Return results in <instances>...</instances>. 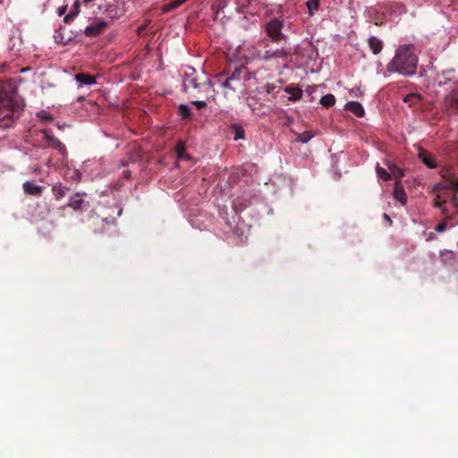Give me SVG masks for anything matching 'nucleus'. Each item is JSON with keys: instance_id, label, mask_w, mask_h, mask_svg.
<instances>
[{"instance_id": "obj_6", "label": "nucleus", "mask_w": 458, "mask_h": 458, "mask_svg": "<svg viewBox=\"0 0 458 458\" xmlns=\"http://www.w3.org/2000/svg\"><path fill=\"white\" fill-rule=\"evenodd\" d=\"M43 137L46 140H47L48 145L55 148L59 153L64 154L66 151L65 146L57 139L55 138L50 130H42Z\"/></svg>"}, {"instance_id": "obj_37", "label": "nucleus", "mask_w": 458, "mask_h": 458, "mask_svg": "<svg viewBox=\"0 0 458 458\" xmlns=\"http://www.w3.org/2000/svg\"><path fill=\"white\" fill-rule=\"evenodd\" d=\"M232 80H230L229 78H227L223 83V87L225 88H228V89H235L233 86H232Z\"/></svg>"}, {"instance_id": "obj_27", "label": "nucleus", "mask_w": 458, "mask_h": 458, "mask_svg": "<svg viewBox=\"0 0 458 458\" xmlns=\"http://www.w3.org/2000/svg\"><path fill=\"white\" fill-rule=\"evenodd\" d=\"M438 188L440 190H447V191L455 190V191H458V178L456 180L450 181L449 183L445 184V185L444 184H437V190Z\"/></svg>"}, {"instance_id": "obj_31", "label": "nucleus", "mask_w": 458, "mask_h": 458, "mask_svg": "<svg viewBox=\"0 0 458 458\" xmlns=\"http://www.w3.org/2000/svg\"><path fill=\"white\" fill-rule=\"evenodd\" d=\"M389 169L393 174H396V176H398V177L403 176V171L400 168H398L396 165L389 166Z\"/></svg>"}, {"instance_id": "obj_7", "label": "nucleus", "mask_w": 458, "mask_h": 458, "mask_svg": "<svg viewBox=\"0 0 458 458\" xmlns=\"http://www.w3.org/2000/svg\"><path fill=\"white\" fill-rule=\"evenodd\" d=\"M443 216H445L443 221L437 224L435 227V230L438 233L445 232L447 227H451L457 223L456 216L448 215V213Z\"/></svg>"}, {"instance_id": "obj_4", "label": "nucleus", "mask_w": 458, "mask_h": 458, "mask_svg": "<svg viewBox=\"0 0 458 458\" xmlns=\"http://www.w3.org/2000/svg\"><path fill=\"white\" fill-rule=\"evenodd\" d=\"M284 21L279 18H273L264 25V31L271 42L280 43L285 41L287 37L283 33Z\"/></svg>"}, {"instance_id": "obj_19", "label": "nucleus", "mask_w": 458, "mask_h": 458, "mask_svg": "<svg viewBox=\"0 0 458 458\" xmlns=\"http://www.w3.org/2000/svg\"><path fill=\"white\" fill-rule=\"evenodd\" d=\"M389 12L391 14H394L395 16H399L406 12V7L403 4L396 2L393 3L389 6Z\"/></svg>"}, {"instance_id": "obj_17", "label": "nucleus", "mask_w": 458, "mask_h": 458, "mask_svg": "<svg viewBox=\"0 0 458 458\" xmlns=\"http://www.w3.org/2000/svg\"><path fill=\"white\" fill-rule=\"evenodd\" d=\"M68 191H69V188L64 186L61 183H55L52 187V192L56 200L62 199L66 195Z\"/></svg>"}, {"instance_id": "obj_45", "label": "nucleus", "mask_w": 458, "mask_h": 458, "mask_svg": "<svg viewBox=\"0 0 458 458\" xmlns=\"http://www.w3.org/2000/svg\"><path fill=\"white\" fill-rule=\"evenodd\" d=\"M92 1H93V0H83V3H84V4H89V3L92 2Z\"/></svg>"}, {"instance_id": "obj_29", "label": "nucleus", "mask_w": 458, "mask_h": 458, "mask_svg": "<svg viewBox=\"0 0 458 458\" xmlns=\"http://www.w3.org/2000/svg\"><path fill=\"white\" fill-rule=\"evenodd\" d=\"M377 174L378 177L384 181H388L391 179V174L385 168L380 167L378 165L377 166Z\"/></svg>"}, {"instance_id": "obj_2", "label": "nucleus", "mask_w": 458, "mask_h": 458, "mask_svg": "<svg viewBox=\"0 0 458 458\" xmlns=\"http://www.w3.org/2000/svg\"><path fill=\"white\" fill-rule=\"evenodd\" d=\"M419 58L413 45H402L395 50L394 55L386 65L388 72H397L403 76L416 73Z\"/></svg>"}, {"instance_id": "obj_35", "label": "nucleus", "mask_w": 458, "mask_h": 458, "mask_svg": "<svg viewBox=\"0 0 458 458\" xmlns=\"http://www.w3.org/2000/svg\"><path fill=\"white\" fill-rule=\"evenodd\" d=\"M241 72H242V70H241V69H236V70L233 72V74H232L230 77H228V78H229L230 80H232V81L239 80V79H240V74H241Z\"/></svg>"}, {"instance_id": "obj_26", "label": "nucleus", "mask_w": 458, "mask_h": 458, "mask_svg": "<svg viewBox=\"0 0 458 458\" xmlns=\"http://www.w3.org/2000/svg\"><path fill=\"white\" fill-rule=\"evenodd\" d=\"M178 113L184 119L191 118L192 116L191 109L185 104H181L178 106Z\"/></svg>"}, {"instance_id": "obj_32", "label": "nucleus", "mask_w": 458, "mask_h": 458, "mask_svg": "<svg viewBox=\"0 0 458 458\" xmlns=\"http://www.w3.org/2000/svg\"><path fill=\"white\" fill-rule=\"evenodd\" d=\"M183 151H184V146L182 145V142L178 143L176 146V152H177L178 158L183 157Z\"/></svg>"}, {"instance_id": "obj_13", "label": "nucleus", "mask_w": 458, "mask_h": 458, "mask_svg": "<svg viewBox=\"0 0 458 458\" xmlns=\"http://www.w3.org/2000/svg\"><path fill=\"white\" fill-rule=\"evenodd\" d=\"M345 109L354 114L357 117H362L365 114L361 104L356 101L348 102L345 105Z\"/></svg>"}, {"instance_id": "obj_38", "label": "nucleus", "mask_w": 458, "mask_h": 458, "mask_svg": "<svg viewBox=\"0 0 458 458\" xmlns=\"http://www.w3.org/2000/svg\"><path fill=\"white\" fill-rule=\"evenodd\" d=\"M73 9L74 11L72 12L75 16L79 13L80 12V1L79 0H76L73 4Z\"/></svg>"}, {"instance_id": "obj_36", "label": "nucleus", "mask_w": 458, "mask_h": 458, "mask_svg": "<svg viewBox=\"0 0 458 458\" xmlns=\"http://www.w3.org/2000/svg\"><path fill=\"white\" fill-rule=\"evenodd\" d=\"M451 203L453 205V207L456 209L457 211V215H455L456 216H458V197L456 195H454L453 198H452V200H451Z\"/></svg>"}, {"instance_id": "obj_12", "label": "nucleus", "mask_w": 458, "mask_h": 458, "mask_svg": "<svg viewBox=\"0 0 458 458\" xmlns=\"http://www.w3.org/2000/svg\"><path fill=\"white\" fill-rule=\"evenodd\" d=\"M75 81L81 85H93L97 82L96 78L90 74L79 72L74 75Z\"/></svg>"}, {"instance_id": "obj_16", "label": "nucleus", "mask_w": 458, "mask_h": 458, "mask_svg": "<svg viewBox=\"0 0 458 458\" xmlns=\"http://www.w3.org/2000/svg\"><path fill=\"white\" fill-rule=\"evenodd\" d=\"M445 106L451 113L458 112V96L452 94L445 98Z\"/></svg>"}, {"instance_id": "obj_40", "label": "nucleus", "mask_w": 458, "mask_h": 458, "mask_svg": "<svg viewBox=\"0 0 458 458\" xmlns=\"http://www.w3.org/2000/svg\"><path fill=\"white\" fill-rule=\"evenodd\" d=\"M123 175L124 178L130 179L131 178V172L129 170H124L123 172Z\"/></svg>"}, {"instance_id": "obj_20", "label": "nucleus", "mask_w": 458, "mask_h": 458, "mask_svg": "<svg viewBox=\"0 0 458 458\" xmlns=\"http://www.w3.org/2000/svg\"><path fill=\"white\" fill-rule=\"evenodd\" d=\"M422 99L421 96L418 93H410L403 97V101L409 105V106H412L415 104L419 103Z\"/></svg>"}, {"instance_id": "obj_18", "label": "nucleus", "mask_w": 458, "mask_h": 458, "mask_svg": "<svg viewBox=\"0 0 458 458\" xmlns=\"http://www.w3.org/2000/svg\"><path fill=\"white\" fill-rule=\"evenodd\" d=\"M284 90L286 93L291 95L289 97L290 101H297L302 97V90L299 88L287 87Z\"/></svg>"}, {"instance_id": "obj_3", "label": "nucleus", "mask_w": 458, "mask_h": 458, "mask_svg": "<svg viewBox=\"0 0 458 458\" xmlns=\"http://www.w3.org/2000/svg\"><path fill=\"white\" fill-rule=\"evenodd\" d=\"M259 44L263 45L265 49L257 51L256 57L263 62L273 59L287 61L291 57V49L288 47H282L281 48L273 49L267 38L262 39Z\"/></svg>"}, {"instance_id": "obj_33", "label": "nucleus", "mask_w": 458, "mask_h": 458, "mask_svg": "<svg viewBox=\"0 0 458 458\" xmlns=\"http://www.w3.org/2000/svg\"><path fill=\"white\" fill-rule=\"evenodd\" d=\"M198 109H202L207 106V103L205 101L196 100L191 102Z\"/></svg>"}, {"instance_id": "obj_42", "label": "nucleus", "mask_w": 458, "mask_h": 458, "mask_svg": "<svg viewBox=\"0 0 458 458\" xmlns=\"http://www.w3.org/2000/svg\"><path fill=\"white\" fill-rule=\"evenodd\" d=\"M65 7L59 9V15H63L65 12Z\"/></svg>"}, {"instance_id": "obj_9", "label": "nucleus", "mask_w": 458, "mask_h": 458, "mask_svg": "<svg viewBox=\"0 0 458 458\" xmlns=\"http://www.w3.org/2000/svg\"><path fill=\"white\" fill-rule=\"evenodd\" d=\"M22 189L26 194L32 195V196H38V197L42 195L43 191H44L43 186L36 185L29 181L25 182L22 184Z\"/></svg>"}, {"instance_id": "obj_30", "label": "nucleus", "mask_w": 458, "mask_h": 458, "mask_svg": "<svg viewBox=\"0 0 458 458\" xmlns=\"http://www.w3.org/2000/svg\"><path fill=\"white\" fill-rule=\"evenodd\" d=\"M38 115L40 119L47 121V122H52L54 119L50 114H48L45 111L40 112Z\"/></svg>"}, {"instance_id": "obj_14", "label": "nucleus", "mask_w": 458, "mask_h": 458, "mask_svg": "<svg viewBox=\"0 0 458 458\" xmlns=\"http://www.w3.org/2000/svg\"><path fill=\"white\" fill-rule=\"evenodd\" d=\"M368 44L374 55H377L382 51L383 42L375 36H371L368 39Z\"/></svg>"}, {"instance_id": "obj_15", "label": "nucleus", "mask_w": 458, "mask_h": 458, "mask_svg": "<svg viewBox=\"0 0 458 458\" xmlns=\"http://www.w3.org/2000/svg\"><path fill=\"white\" fill-rule=\"evenodd\" d=\"M84 203V199L81 194L76 193L72 196L67 203L66 207L72 208L74 210H80L82 204ZM65 206L63 208H64Z\"/></svg>"}, {"instance_id": "obj_41", "label": "nucleus", "mask_w": 458, "mask_h": 458, "mask_svg": "<svg viewBox=\"0 0 458 458\" xmlns=\"http://www.w3.org/2000/svg\"><path fill=\"white\" fill-rule=\"evenodd\" d=\"M147 24H143L142 26H140L138 30L139 33H141V31H143L147 28Z\"/></svg>"}, {"instance_id": "obj_1", "label": "nucleus", "mask_w": 458, "mask_h": 458, "mask_svg": "<svg viewBox=\"0 0 458 458\" xmlns=\"http://www.w3.org/2000/svg\"><path fill=\"white\" fill-rule=\"evenodd\" d=\"M17 88L13 81L0 82V128L12 126L15 113L22 110V104L16 98Z\"/></svg>"}, {"instance_id": "obj_10", "label": "nucleus", "mask_w": 458, "mask_h": 458, "mask_svg": "<svg viewBox=\"0 0 458 458\" xmlns=\"http://www.w3.org/2000/svg\"><path fill=\"white\" fill-rule=\"evenodd\" d=\"M419 158L429 168L437 167V163L434 157L425 149L420 148Z\"/></svg>"}, {"instance_id": "obj_39", "label": "nucleus", "mask_w": 458, "mask_h": 458, "mask_svg": "<svg viewBox=\"0 0 458 458\" xmlns=\"http://www.w3.org/2000/svg\"><path fill=\"white\" fill-rule=\"evenodd\" d=\"M74 16L75 15L72 13H70L64 18V21L67 23L70 20L73 19Z\"/></svg>"}, {"instance_id": "obj_5", "label": "nucleus", "mask_w": 458, "mask_h": 458, "mask_svg": "<svg viewBox=\"0 0 458 458\" xmlns=\"http://www.w3.org/2000/svg\"><path fill=\"white\" fill-rule=\"evenodd\" d=\"M235 10L238 13L257 14L256 5L258 0H234Z\"/></svg>"}, {"instance_id": "obj_24", "label": "nucleus", "mask_w": 458, "mask_h": 458, "mask_svg": "<svg viewBox=\"0 0 458 458\" xmlns=\"http://www.w3.org/2000/svg\"><path fill=\"white\" fill-rule=\"evenodd\" d=\"M306 6L308 8V13L309 16H313L314 12L318 11L320 6V1L319 0H309L306 3Z\"/></svg>"}, {"instance_id": "obj_34", "label": "nucleus", "mask_w": 458, "mask_h": 458, "mask_svg": "<svg viewBox=\"0 0 458 458\" xmlns=\"http://www.w3.org/2000/svg\"><path fill=\"white\" fill-rule=\"evenodd\" d=\"M350 93H351V95H352V97H355V98L360 97V96H361V94H362V93H361V90H360V88H359V87H356V88L352 89H351V91H350Z\"/></svg>"}, {"instance_id": "obj_44", "label": "nucleus", "mask_w": 458, "mask_h": 458, "mask_svg": "<svg viewBox=\"0 0 458 458\" xmlns=\"http://www.w3.org/2000/svg\"><path fill=\"white\" fill-rule=\"evenodd\" d=\"M384 218H385L386 220H387V221H390V222H391V219H390V217H389V216H388V215L384 214Z\"/></svg>"}, {"instance_id": "obj_43", "label": "nucleus", "mask_w": 458, "mask_h": 458, "mask_svg": "<svg viewBox=\"0 0 458 458\" xmlns=\"http://www.w3.org/2000/svg\"><path fill=\"white\" fill-rule=\"evenodd\" d=\"M64 126H65V124H64V123H63V124H61V123H57V127H58L60 130L64 129Z\"/></svg>"}, {"instance_id": "obj_23", "label": "nucleus", "mask_w": 458, "mask_h": 458, "mask_svg": "<svg viewBox=\"0 0 458 458\" xmlns=\"http://www.w3.org/2000/svg\"><path fill=\"white\" fill-rule=\"evenodd\" d=\"M201 85H202V83L198 82V80L196 77L187 76V78L184 80V82H183L184 90H187V89H189L190 87H191L193 89H198Z\"/></svg>"}, {"instance_id": "obj_8", "label": "nucleus", "mask_w": 458, "mask_h": 458, "mask_svg": "<svg viewBox=\"0 0 458 458\" xmlns=\"http://www.w3.org/2000/svg\"><path fill=\"white\" fill-rule=\"evenodd\" d=\"M106 22L104 21H98L89 26H87L84 30V34L88 37H96L99 35L106 28Z\"/></svg>"}, {"instance_id": "obj_21", "label": "nucleus", "mask_w": 458, "mask_h": 458, "mask_svg": "<svg viewBox=\"0 0 458 458\" xmlns=\"http://www.w3.org/2000/svg\"><path fill=\"white\" fill-rule=\"evenodd\" d=\"M435 191H436L437 192H438V194H437V198L435 199L434 206H435L436 208H441V211H442V214H443V215H446V214H447V209H446V208H445V207H444V205L445 204L446 200H445H445H441V199H441V197H440V193H441L442 191H444L445 190H440L439 188L437 190V186H436V187H435Z\"/></svg>"}, {"instance_id": "obj_22", "label": "nucleus", "mask_w": 458, "mask_h": 458, "mask_svg": "<svg viewBox=\"0 0 458 458\" xmlns=\"http://www.w3.org/2000/svg\"><path fill=\"white\" fill-rule=\"evenodd\" d=\"M231 130L234 132V140L244 139L245 131L242 126L237 123H233L231 125Z\"/></svg>"}, {"instance_id": "obj_25", "label": "nucleus", "mask_w": 458, "mask_h": 458, "mask_svg": "<svg viewBox=\"0 0 458 458\" xmlns=\"http://www.w3.org/2000/svg\"><path fill=\"white\" fill-rule=\"evenodd\" d=\"M335 103V98L332 94L325 95L320 99V104L327 108L333 106Z\"/></svg>"}, {"instance_id": "obj_28", "label": "nucleus", "mask_w": 458, "mask_h": 458, "mask_svg": "<svg viewBox=\"0 0 458 458\" xmlns=\"http://www.w3.org/2000/svg\"><path fill=\"white\" fill-rule=\"evenodd\" d=\"M313 137H314V134H312L310 131H304L302 133L298 134L297 140L300 142H302V143H307Z\"/></svg>"}, {"instance_id": "obj_11", "label": "nucleus", "mask_w": 458, "mask_h": 458, "mask_svg": "<svg viewBox=\"0 0 458 458\" xmlns=\"http://www.w3.org/2000/svg\"><path fill=\"white\" fill-rule=\"evenodd\" d=\"M394 198L398 200L403 206L407 203V196L403 187L396 182L393 192Z\"/></svg>"}]
</instances>
